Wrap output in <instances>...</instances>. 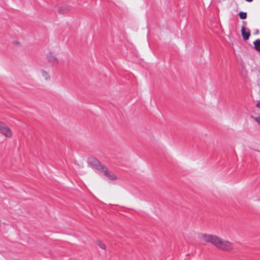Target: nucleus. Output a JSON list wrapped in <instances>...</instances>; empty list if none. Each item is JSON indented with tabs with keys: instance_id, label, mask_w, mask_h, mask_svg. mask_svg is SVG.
<instances>
[{
	"instance_id": "f257e3e1",
	"label": "nucleus",
	"mask_w": 260,
	"mask_h": 260,
	"mask_svg": "<svg viewBox=\"0 0 260 260\" xmlns=\"http://www.w3.org/2000/svg\"><path fill=\"white\" fill-rule=\"evenodd\" d=\"M202 238L204 241L210 243L219 250L229 252L234 249L232 242L216 235L204 234Z\"/></svg>"
},
{
	"instance_id": "f03ea898",
	"label": "nucleus",
	"mask_w": 260,
	"mask_h": 260,
	"mask_svg": "<svg viewBox=\"0 0 260 260\" xmlns=\"http://www.w3.org/2000/svg\"><path fill=\"white\" fill-rule=\"evenodd\" d=\"M0 134L8 138H11L13 136V133L11 128L1 121H0Z\"/></svg>"
},
{
	"instance_id": "7ed1b4c3",
	"label": "nucleus",
	"mask_w": 260,
	"mask_h": 260,
	"mask_svg": "<svg viewBox=\"0 0 260 260\" xmlns=\"http://www.w3.org/2000/svg\"><path fill=\"white\" fill-rule=\"evenodd\" d=\"M46 58L47 61L53 66H57L59 63L57 56L53 52H48L46 54Z\"/></svg>"
},
{
	"instance_id": "20e7f679",
	"label": "nucleus",
	"mask_w": 260,
	"mask_h": 260,
	"mask_svg": "<svg viewBox=\"0 0 260 260\" xmlns=\"http://www.w3.org/2000/svg\"><path fill=\"white\" fill-rule=\"evenodd\" d=\"M89 162L96 170L102 172L105 168L101 162L95 158H91L89 159Z\"/></svg>"
},
{
	"instance_id": "39448f33",
	"label": "nucleus",
	"mask_w": 260,
	"mask_h": 260,
	"mask_svg": "<svg viewBox=\"0 0 260 260\" xmlns=\"http://www.w3.org/2000/svg\"><path fill=\"white\" fill-rule=\"evenodd\" d=\"M101 172L104 175L107 177L108 179L111 180H115L117 179V177L115 175V174L109 171L108 169L106 167Z\"/></svg>"
},
{
	"instance_id": "423d86ee",
	"label": "nucleus",
	"mask_w": 260,
	"mask_h": 260,
	"mask_svg": "<svg viewBox=\"0 0 260 260\" xmlns=\"http://www.w3.org/2000/svg\"><path fill=\"white\" fill-rule=\"evenodd\" d=\"M241 33H242V36L243 39L244 40H247L249 39V38L250 36V32L249 30L247 31H246L244 27H242V28L241 29Z\"/></svg>"
},
{
	"instance_id": "0eeeda50",
	"label": "nucleus",
	"mask_w": 260,
	"mask_h": 260,
	"mask_svg": "<svg viewBox=\"0 0 260 260\" xmlns=\"http://www.w3.org/2000/svg\"><path fill=\"white\" fill-rule=\"evenodd\" d=\"M40 74L45 80H48L50 78L48 73L44 70L40 71Z\"/></svg>"
},
{
	"instance_id": "6e6552de",
	"label": "nucleus",
	"mask_w": 260,
	"mask_h": 260,
	"mask_svg": "<svg viewBox=\"0 0 260 260\" xmlns=\"http://www.w3.org/2000/svg\"><path fill=\"white\" fill-rule=\"evenodd\" d=\"M95 242L100 248L103 250L106 249V246L103 242L101 240H97Z\"/></svg>"
},
{
	"instance_id": "1a4fd4ad",
	"label": "nucleus",
	"mask_w": 260,
	"mask_h": 260,
	"mask_svg": "<svg viewBox=\"0 0 260 260\" xmlns=\"http://www.w3.org/2000/svg\"><path fill=\"white\" fill-rule=\"evenodd\" d=\"M254 122H256L257 125L260 127V115H255L251 116Z\"/></svg>"
},
{
	"instance_id": "9d476101",
	"label": "nucleus",
	"mask_w": 260,
	"mask_h": 260,
	"mask_svg": "<svg viewBox=\"0 0 260 260\" xmlns=\"http://www.w3.org/2000/svg\"><path fill=\"white\" fill-rule=\"evenodd\" d=\"M255 49L260 52V40L258 39L253 43Z\"/></svg>"
},
{
	"instance_id": "9b49d317",
	"label": "nucleus",
	"mask_w": 260,
	"mask_h": 260,
	"mask_svg": "<svg viewBox=\"0 0 260 260\" xmlns=\"http://www.w3.org/2000/svg\"><path fill=\"white\" fill-rule=\"evenodd\" d=\"M58 13L60 14L64 13L68 11V9L64 7H60L58 9Z\"/></svg>"
},
{
	"instance_id": "f8f14e48",
	"label": "nucleus",
	"mask_w": 260,
	"mask_h": 260,
	"mask_svg": "<svg viewBox=\"0 0 260 260\" xmlns=\"http://www.w3.org/2000/svg\"><path fill=\"white\" fill-rule=\"evenodd\" d=\"M239 16L241 19H245L247 17V14L245 12H241L239 13Z\"/></svg>"
},
{
	"instance_id": "ddd939ff",
	"label": "nucleus",
	"mask_w": 260,
	"mask_h": 260,
	"mask_svg": "<svg viewBox=\"0 0 260 260\" xmlns=\"http://www.w3.org/2000/svg\"><path fill=\"white\" fill-rule=\"evenodd\" d=\"M252 150H253L255 152H257L259 153H260V149H255V148H251Z\"/></svg>"
},
{
	"instance_id": "4468645a",
	"label": "nucleus",
	"mask_w": 260,
	"mask_h": 260,
	"mask_svg": "<svg viewBox=\"0 0 260 260\" xmlns=\"http://www.w3.org/2000/svg\"><path fill=\"white\" fill-rule=\"evenodd\" d=\"M256 107L260 109V101L256 104Z\"/></svg>"
},
{
	"instance_id": "2eb2a0df",
	"label": "nucleus",
	"mask_w": 260,
	"mask_h": 260,
	"mask_svg": "<svg viewBox=\"0 0 260 260\" xmlns=\"http://www.w3.org/2000/svg\"><path fill=\"white\" fill-rule=\"evenodd\" d=\"M15 44H16V45H20V43H19V42H16V43H15Z\"/></svg>"
},
{
	"instance_id": "dca6fc26",
	"label": "nucleus",
	"mask_w": 260,
	"mask_h": 260,
	"mask_svg": "<svg viewBox=\"0 0 260 260\" xmlns=\"http://www.w3.org/2000/svg\"><path fill=\"white\" fill-rule=\"evenodd\" d=\"M247 2H252L253 0H246Z\"/></svg>"
}]
</instances>
